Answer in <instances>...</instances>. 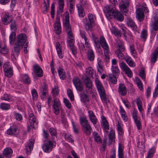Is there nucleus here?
Instances as JSON below:
<instances>
[{
	"label": "nucleus",
	"instance_id": "1",
	"mask_svg": "<svg viewBox=\"0 0 158 158\" xmlns=\"http://www.w3.org/2000/svg\"><path fill=\"white\" fill-rule=\"evenodd\" d=\"M79 119L84 132L87 135H90L92 131V129L86 117L81 116Z\"/></svg>",
	"mask_w": 158,
	"mask_h": 158
},
{
	"label": "nucleus",
	"instance_id": "2",
	"mask_svg": "<svg viewBox=\"0 0 158 158\" xmlns=\"http://www.w3.org/2000/svg\"><path fill=\"white\" fill-rule=\"evenodd\" d=\"M100 42L104 50L105 60L107 63L110 61V52L109 51V46L103 37L101 36L100 37Z\"/></svg>",
	"mask_w": 158,
	"mask_h": 158
},
{
	"label": "nucleus",
	"instance_id": "3",
	"mask_svg": "<svg viewBox=\"0 0 158 158\" xmlns=\"http://www.w3.org/2000/svg\"><path fill=\"white\" fill-rule=\"evenodd\" d=\"M88 19L85 18L82 21L84 25L86 31L91 30V28L94 25V16L89 13L88 15Z\"/></svg>",
	"mask_w": 158,
	"mask_h": 158
},
{
	"label": "nucleus",
	"instance_id": "4",
	"mask_svg": "<svg viewBox=\"0 0 158 158\" xmlns=\"http://www.w3.org/2000/svg\"><path fill=\"white\" fill-rule=\"evenodd\" d=\"M95 82L101 100L105 102L106 100V97L105 90L102 84L97 79H96Z\"/></svg>",
	"mask_w": 158,
	"mask_h": 158
},
{
	"label": "nucleus",
	"instance_id": "5",
	"mask_svg": "<svg viewBox=\"0 0 158 158\" xmlns=\"http://www.w3.org/2000/svg\"><path fill=\"white\" fill-rule=\"evenodd\" d=\"M145 13H148L149 10L148 8L146 6H143L142 9L139 8L136 10V17L140 22H141L144 19V14L143 11Z\"/></svg>",
	"mask_w": 158,
	"mask_h": 158
},
{
	"label": "nucleus",
	"instance_id": "6",
	"mask_svg": "<svg viewBox=\"0 0 158 158\" xmlns=\"http://www.w3.org/2000/svg\"><path fill=\"white\" fill-rule=\"evenodd\" d=\"M55 146L53 143L50 140H45L42 146V148L45 152L48 153L51 152Z\"/></svg>",
	"mask_w": 158,
	"mask_h": 158
},
{
	"label": "nucleus",
	"instance_id": "7",
	"mask_svg": "<svg viewBox=\"0 0 158 158\" xmlns=\"http://www.w3.org/2000/svg\"><path fill=\"white\" fill-rule=\"evenodd\" d=\"M80 34L82 38L84 39V44L85 47L86 48H89L90 47V44L89 43L88 40L87 38L85 36V32L84 31H81ZM81 49L83 52H86V49L83 43H81Z\"/></svg>",
	"mask_w": 158,
	"mask_h": 158
},
{
	"label": "nucleus",
	"instance_id": "8",
	"mask_svg": "<svg viewBox=\"0 0 158 158\" xmlns=\"http://www.w3.org/2000/svg\"><path fill=\"white\" fill-rule=\"evenodd\" d=\"M3 71L5 75L8 77H10L13 75V70L10 64L8 62L4 63L3 66Z\"/></svg>",
	"mask_w": 158,
	"mask_h": 158
},
{
	"label": "nucleus",
	"instance_id": "9",
	"mask_svg": "<svg viewBox=\"0 0 158 158\" xmlns=\"http://www.w3.org/2000/svg\"><path fill=\"white\" fill-rule=\"evenodd\" d=\"M54 31L57 35H60L61 33V28L60 22V18L58 16L56 17V20L54 24Z\"/></svg>",
	"mask_w": 158,
	"mask_h": 158
},
{
	"label": "nucleus",
	"instance_id": "10",
	"mask_svg": "<svg viewBox=\"0 0 158 158\" xmlns=\"http://www.w3.org/2000/svg\"><path fill=\"white\" fill-rule=\"evenodd\" d=\"M101 125L104 132L108 134L109 132L108 130L109 129V125L108 122L104 116L102 117Z\"/></svg>",
	"mask_w": 158,
	"mask_h": 158
},
{
	"label": "nucleus",
	"instance_id": "11",
	"mask_svg": "<svg viewBox=\"0 0 158 158\" xmlns=\"http://www.w3.org/2000/svg\"><path fill=\"white\" fill-rule=\"evenodd\" d=\"M119 66L124 71L128 77H130L132 76V73L127 65L123 62H121Z\"/></svg>",
	"mask_w": 158,
	"mask_h": 158
},
{
	"label": "nucleus",
	"instance_id": "12",
	"mask_svg": "<svg viewBox=\"0 0 158 158\" xmlns=\"http://www.w3.org/2000/svg\"><path fill=\"white\" fill-rule=\"evenodd\" d=\"M52 106L54 113L56 115L59 114L60 110L61 108L59 100L58 99H55Z\"/></svg>",
	"mask_w": 158,
	"mask_h": 158
},
{
	"label": "nucleus",
	"instance_id": "13",
	"mask_svg": "<svg viewBox=\"0 0 158 158\" xmlns=\"http://www.w3.org/2000/svg\"><path fill=\"white\" fill-rule=\"evenodd\" d=\"M73 83L77 90L81 91L83 90L82 84L80 80L77 77L74 78L73 79Z\"/></svg>",
	"mask_w": 158,
	"mask_h": 158
},
{
	"label": "nucleus",
	"instance_id": "14",
	"mask_svg": "<svg viewBox=\"0 0 158 158\" xmlns=\"http://www.w3.org/2000/svg\"><path fill=\"white\" fill-rule=\"evenodd\" d=\"M33 72L35 76L39 77H41L43 75L42 69L37 64H35L33 66Z\"/></svg>",
	"mask_w": 158,
	"mask_h": 158
},
{
	"label": "nucleus",
	"instance_id": "15",
	"mask_svg": "<svg viewBox=\"0 0 158 158\" xmlns=\"http://www.w3.org/2000/svg\"><path fill=\"white\" fill-rule=\"evenodd\" d=\"M115 9L112 8L111 6L109 5H106L104 7L105 13L106 16L109 18H111L113 16V13L115 10Z\"/></svg>",
	"mask_w": 158,
	"mask_h": 158
},
{
	"label": "nucleus",
	"instance_id": "16",
	"mask_svg": "<svg viewBox=\"0 0 158 158\" xmlns=\"http://www.w3.org/2000/svg\"><path fill=\"white\" fill-rule=\"evenodd\" d=\"M129 3L127 1H122L119 4L120 10L123 13H126L128 11L127 7H128Z\"/></svg>",
	"mask_w": 158,
	"mask_h": 158
},
{
	"label": "nucleus",
	"instance_id": "17",
	"mask_svg": "<svg viewBox=\"0 0 158 158\" xmlns=\"http://www.w3.org/2000/svg\"><path fill=\"white\" fill-rule=\"evenodd\" d=\"M137 111L134 110L132 113V117L134 120L135 123L138 130L141 128V123L138 117L137 116Z\"/></svg>",
	"mask_w": 158,
	"mask_h": 158
},
{
	"label": "nucleus",
	"instance_id": "18",
	"mask_svg": "<svg viewBox=\"0 0 158 158\" xmlns=\"http://www.w3.org/2000/svg\"><path fill=\"white\" fill-rule=\"evenodd\" d=\"M34 143L33 140H30L26 144L25 150L27 154H29L32 150Z\"/></svg>",
	"mask_w": 158,
	"mask_h": 158
},
{
	"label": "nucleus",
	"instance_id": "19",
	"mask_svg": "<svg viewBox=\"0 0 158 158\" xmlns=\"http://www.w3.org/2000/svg\"><path fill=\"white\" fill-rule=\"evenodd\" d=\"M27 40V36L25 34L21 33L17 36V40L16 42L24 45Z\"/></svg>",
	"mask_w": 158,
	"mask_h": 158
},
{
	"label": "nucleus",
	"instance_id": "20",
	"mask_svg": "<svg viewBox=\"0 0 158 158\" xmlns=\"http://www.w3.org/2000/svg\"><path fill=\"white\" fill-rule=\"evenodd\" d=\"M40 92L41 95L40 96L41 98L43 100H44L48 96L47 91V88L46 85H44L41 89Z\"/></svg>",
	"mask_w": 158,
	"mask_h": 158
},
{
	"label": "nucleus",
	"instance_id": "21",
	"mask_svg": "<svg viewBox=\"0 0 158 158\" xmlns=\"http://www.w3.org/2000/svg\"><path fill=\"white\" fill-rule=\"evenodd\" d=\"M118 91L119 94L122 96H125L127 93V89L124 85L120 83L119 85Z\"/></svg>",
	"mask_w": 158,
	"mask_h": 158
},
{
	"label": "nucleus",
	"instance_id": "22",
	"mask_svg": "<svg viewBox=\"0 0 158 158\" xmlns=\"http://www.w3.org/2000/svg\"><path fill=\"white\" fill-rule=\"evenodd\" d=\"M127 23L128 25L132 28L134 31H137V26L131 19L129 17L127 18Z\"/></svg>",
	"mask_w": 158,
	"mask_h": 158
},
{
	"label": "nucleus",
	"instance_id": "23",
	"mask_svg": "<svg viewBox=\"0 0 158 158\" xmlns=\"http://www.w3.org/2000/svg\"><path fill=\"white\" fill-rule=\"evenodd\" d=\"M12 153V149L9 147H7L5 148L2 152L3 155L7 158L10 157Z\"/></svg>",
	"mask_w": 158,
	"mask_h": 158
},
{
	"label": "nucleus",
	"instance_id": "24",
	"mask_svg": "<svg viewBox=\"0 0 158 158\" xmlns=\"http://www.w3.org/2000/svg\"><path fill=\"white\" fill-rule=\"evenodd\" d=\"M113 16L115 19L119 21L122 22L124 19V17L123 15L116 10L113 13Z\"/></svg>",
	"mask_w": 158,
	"mask_h": 158
},
{
	"label": "nucleus",
	"instance_id": "25",
	"mask_svg": "<svg viewBox=\"0 0 158 158\" xmlns=\"http://www.w3.org/2000/svg\"><path fill=\"white\" fill-rule=\"evenodd\" d=\"M78 15L80 18H83L85 15V13L84 8L81 4H78L77 6Z\"/></svg>",
	"mask_w": 158,
	"mask_h": 158
},
{
	"label": "nucleus",
	"instance_id": "26",
	"mask_svg": "<svg viewBox=\"0 0 158 158\" xmlns=\"http://www.w3.org/2000/svg\"><path fill=\"white\" fill-rule=\"evenodd\" d=\"M23 45L16 42L14 46V50L15 53L18 55L20 50L22 48Z\"/></svg>",
	"mask_w": 158,
	"mask_h": 158
},
{
	"label": "nucleus",
	"instance_id": "27",
	"mask_svg": "<svg viewBox=\"0 0 158 158\" xmlns=\"http://www.w3.org/2000/svg\"><path fill=\"white\" fill-rule=\"evenodd\" d=\"M56 47L59 57L60 59L62 58L64 56L63 52L61 49L59 43L57 42L56 43Z\"/></svg>",
	"mask_w": 158,
	"mask_h": 158
},
{
	"label": "nucleus",
	"instance_id": "28",
	"mask_svg": "<svg viewBox=\"0 0 158 158\" xmlns=\"http://www.w3.org/2000/svg\"><path fill=\"white\" fill-rule=\"evenodd\" d=\"M12 19L10 18V15L8 13H5L2 19L3 24L5 25H7L12 21Z\"/></svg>",
	"mask_w": 158,
	"mask_h": 158
},
{
	"label": "nucleus",
	"instance_id": "29",
	"mask_svg": "<svg viewBox=\"0 0 158 158\" xmlns=\"http://www.w3.org/2000/svg\"><path fill=\"white\" fill-rule=\"evenodd\" d=\"M88 113L89 118L91 122L94 125L96 124L97 121L94 113L92 110H89Z\"/></svg>",
	"mask_w": 158,
	"mask_h": 158
},
{
	"label": "nucleus",
	"instance_id": "30",
	"mask_svg": "<svg viewBox=\"0 0 158 158\" xmlns=\"http://www.w3.org/2000/svg\"><path fill=\"white\" fill-rule=\"evenodd\" d=\"M108 137L109 138V142L110 144L115 142V134L114 130L111 129L108 134Z\"/></svg>",
	"mask_w": 158,
	"mask_h": 158
},
{
	"label": "nucleus",
	"instance_id": "31",
	"mask_svg": "<svg viewBox=\"0 0 158 158\" xmlns=\"http://www.w3.org/2000/svg\"><path fill=\"white\" fill-rule=\"evenodd\" d=\"M20 77L22 81L25 84H29L30 83L31 80L27 74H25L21 75Z\"/></svg>",
	"mask_w": 158,
	"mask_h": 158
},
{
	"label": "nucleus",
	"instance_id": "32",
	"mask_svg": "<svg viewBox=\"0 0 158 158\" xmlns=\"http://www.w3.org/2000/svg\"><path fill=\"white\" fill-rule=\"evenodd\" d=\"M158 57V47H157L152 54L151 57V62L152 63L154 64L156 61L157 58Z\"/></svg>",
	"mask_w": 158,
	"mask_h": 158
},
{
	"label": "nucleus",
	"instance_id": "33",
	"mask_svg": "<svg viewBox=\"0 0 158 158\" xmlns=\"http://www.w3.org/2000/svg\"><path fill=\"white\" fill-rule=\"evenodd\" d=\"M29 122L31 127H34L35 124H37L36 118L32 113L30 114L29 116Z\"/></svg>",
	"mask_w": 158,
	"mask_h": 158
},
{
	"label": "nucleus",
	"instance_id": "34",
	"mask_svg": "<svg viewBox=\"0 0 158 158\" xmlns=\"http://www.w3.org/2000/svg\"><path fill=\"white\" fill-rule=\"evenodd\" d=\"M110 30L112 33L114 34L118 38H120L121 37V34L120 31L115 27H112L110 28Z\"/></svg>",
	"mask_w": 158,
	"mask_h": 158
},
{
	"label": "nucleus",
	"instance_id": "35",
	"mask_svg": "<svg viewBox=\"0 0 158 158\" xmlns=\"http://www.w3.org/2000/svg\"><path fill=\"white\" fill-rule=\"evenodd\" d=\"M124 146L123 144L120 143H118V158H123V150Z\"/></svg>",
	"mask_w": 158,
	"mask_h": 158
},
{
	"label": "nucleus",
	"instance_id": "36",
	"mask_svg": "<svg viewBox=\"0 0 158 158\" xmlns=\"http://www.w3.org/2000/svg\"><path fill=\"white\" fill-rule=\"evenodd\" d=\"M83 82L86 87L89 89H91L92 87V82L90 79L87 77L83 79Z\"/></svg>",
	"mask_w": 158,
	"mask_h": 158
},
{
	"label": "nucleus",
	"instance_id": "37",
	"mask_svg": "<svg viewBox=\"0 0 158 158\" xmlns=\"http://www.w3.org/2000/svg\"><path fill=\"white\" fill-rule=\"evenodd\" d=\"M81 102L84 103L86 102L89 101V96L85 92L81 93Z\"/></svg>",
	"mask_w": 158,
	"mask_h": 158
},
{
	"label": "nucleus",
	"instance_id": "38",
	"mask_svg": "<svg viewBox=\"0 0 158 158\" xmlns=\"http://www.w3.org/2000/svg\"><path fill=\"white\" fill-rule=\"evenodd\" d=\"M125 60L126 62L131 67H134L135 66V64L132 61L131 58L129 56H127L125 58Z\"/></svg>",
	"mask_w": 158,
	"mask_h": 158
},
{
	"label": "nucleus",
	"instance_id": "39",
	"mask_svg": "<svg viewBox=\"0 0 158 158\" xmlns=\"http://www.w3.org/2000/svg\"><path fill=\"white\" fill-rule=\"evenodd\" d=\"M68 37L67 39V41L68 43L74 42V37L73 35V33L71 30L67 31Z\"/></svg>",
	"mask_w": 158,
	"mask_h": 158
},
{
	"label": "nucleus",
	"instance_id": "40",
	"mask_svg": "<svg viewBox=\"0 0 158 158\" xmlns=\"http://www.w3.org/2000/svg\"><path fill=\"white\" fill-rule=\"evenodd\" d=\"M93 136L94 138V141L97 143L99 144L102 143V140L98 133L96 132H94L93 133Z\"/></svg>",
	"mask_w": 158,
	"mask_h": 158
},
{
	"label": "nucleus",
	"instance_id": "41",
	"mask_svg": "<svg viewBox=\"0 0 158 158\" xmlns=\"http://www.w3.org/2000/svg\"><path fill=\"white\" fill-rule=\"evenodd\" d=\"M154 22L152 25V26L153 29L156 31L158 30V16L155 15L154 17Z\"/></svg>",
	"mask_w": 158,
	"mask_h": 158
},
{
	"label": "nucleus",
	"instance_id": "42",
	"mask_svg": "<svg viewBox=\"0 0 158 158\" xmlns=\"http://www.w3.org/2000/svg\"><path fill=\"white\" fill-rule=\"evenodd\" d=\"M116 45L118 49L117 50H121L122 51H124L125 48L123 42L119 40H117L116 41Z\"/></svg>",
	"mask_w": 158,
	"mask_h": 158
},
{
	"label": "nucleus",
	"instance_id": "43",
	"mask_svg": "<svg viewBox=\"0 0 158 158\" xmlns=\"http://www.w3.org/2000/svg\"><path fill=\"white\" fill-rule=\"evenodd\" d=\"M16 38L15 32H12L9 36V43L10 44L13 45Z\"/></svg>",
	"mask_w": 158,
	"mask_h": 158
},
{
	"label": "nucleus",
	"instance_id": "44",
	"mask_svg": "<svg viewBox=\"0 0 158 158\" xmlns=\"http://www.w3.org/2000/svg\"><path fill=\"white\" fill-rule=\"evenodd\" d=\"M58 72L60 78L63 80L65 78V76L64 75V69L61 68H59L58 70Z\"/></svg>",
	"mask_w": 158,
	"mask_h": 158
},
{
	"label": "nucleus",
	"instance_id": "45",
	"mask_svg": "<svg viewBox=\"0 0 158 158\" xmlns=\"http://www.w3.org/2000/svg\"><path fill=\"white\" fill-rule=\"evenodd\" d=\"M49 131L51 134L52 140H54L55 137H56L57 132L56 130L53 127H51L49 129Z\"/></svg>",
	"mask_w": 158,
	"mask_h": 158
},
{
	"label": "nucleus",
	"instance_id": "46",
	"mask_svg": "<svg viewBox=\"0 0 158 158\" xmlns=\"http://www.w3.org/2000/svg\"><path fill=\"white\" fill-rule=\"evenodd\" d=\"M109 79L110 82L113 84H116L117 80L116 77L113 74L110 73L108 74Z\"/></svg>",
	"mask_w": 158,
	"mask_h": 158
},
{
	"label": "nucleus",
	"instance_id": "47",
	"mask_svg": "<svg viewBox=\"0 0 158 158\" xmlns=\"http://www.w3.org/2000/svg\"><path fill=\"white\" fill-rule=\"evenodd\" d=\"M87 57L89 60L90 61L93 60L94 58V55L92 50L90 49L88 51Z\"/></svg>",
	"mask_w": 158,
	"mask_h": 158
},
{
	"label": "nucleus",
	"instance_id": "48",
	"mask_svg": "<svg viewBox=\"0 0 158 158\" xmlns=\"http://www.w3.org/2000/svg\"><path fill=\"white\" fill-rule=\"evenodd\" d=\"M0 107L3 110H7L10 109V106L8 104L2 103L0 104Z\"/></svg>",
	"mask_w": 158,
	"mask_h": 158
},
{
	"label": "nucleus",
	"instance_id": "49",
	"mask_svg": "<svg viewBox=\"0 0 158 158\" xmlns=\"http://www.w3.org/2000/svg\"><path fill=\"white\" fill-rule=\"evenodd\" d=\"M137 85L139 89L141 90H143V85L141 81L138 78H135Z\"/></svg>",
	"mask_w": 158,
	"mask_h": 158
},
{
	"label": "nucleus",
	"instance_id": "50",
	"mask_svg": "<svg viewBox=\"0 0 158 158\" xmlns=\"http://www.w3.org/2000/svg\"><path fill=\"white\" fill-rule=\"evenodd\" d=\"M47 3L45 1L44 2V7H43V11L44 13H46L48 10V8L49 6V1L47 0Z\"/></svg>",
	"mask_w": 158,
	"mask_h": 158
},
{
	"label": "nucleus",
	"instance_id": "51",
	"mask_svg": "<svg viewBox=\"0 0 158 158\" xmlns=\"http://www.w3.org/2000/svg\"><path fill=\"white\" fill-rule=\"evenodd\" d=\"M123 51H122L121 50H117L115 52V53L118 58L123 59L124 58V56L122 52Z\"/></svg>",
	"mask_w": 158,
	"mask_h": 158
},
{
	"label": "nucleus",
	"instance_id": "52",
	"mask_svg": "<svg viewBox=\"0 0 158 158\" xmlns=\"http://www.w3.org/2000/svg\"><path fill=\"white\" fill-rule=\"evenodd\" d=\"M111 69L113 74H115L116 76L118 75V74L119 73V70L118 66H114L113 65H112Z\"/></svg>",
	"mask_w": 158,
	"mask_h": 158
},
{
	"label": "nucleus",
	"instance_id": "53",
	"mask_svg": "<svg viewBox=\"0 0 158 158\" xmlns=\"http://www.w3.org/2000/svg\"><path fill=\"white\" fill-rule=\"evenodd\" d=\"M116 126L117 127V130L118 131L119 134L122 135L123 133V131L121 126V123L119 121H118Z\"/></svg>",
	"mask_w": 158,
	"mask_h": 158
},
{
	"label": "nucleus",
	"instance_id": "54",
	"mask_svg": "<svg viewBox=\"0 0 158 158\" xmlns=\"http://www.w3.org/2000/svg\"><path fill=\"white\" fill-rule=\"evenodd\" d=\"M74 42H72V43H68L69 47L70 48L71 50L72 51V53L74 54H75L77 52V49L76 48V47L74 46L73 43Z\"/></svg>",
	"mask_w": 158,
	"mask_h": 158
},
{
	"label": "nucleus",
	"instance_id": "55",
	"mask_svg": "<svg viewBox=\"0 0 158 158\" xmlns=\"http://www.w3.org/2000/svg\"><path fill=\"white\" fill-rule=\"evenodd\" d=\"M10 29L12 32H15L17 30L16 25L15 21L13 20L10 25Z\"/></svg>",
	"mask_w": 158,
	"mask_h": 158
},
{
	"label": "nucleus",
	"instance_id": "56",
	"mask_svg": "<svg viewBox=\"0 0 158 158\" xmlns=\"http://www.w3.org/2000/svg\"><path fill=\"white\" fill-rule=\"evenodd\" d=\"M58 4L59 10L60 11V12H62L63 11L64 6V0H59Z\"/></svg>",
	"mask_w": 158,
	"mask_h": 158
},
{
	"label": "nucleus",
	"instance_id": "57",
	"mask_svg": "<svg viewBox=\"0 0 158 158\" xmlns=\"http://www.w3.org/2000/svg\"><path fill=\"white\" fill-rule=\"evenodd\" d=\"M147 36V30L143 29L141 33L140 37L141 38L143 39L144 41L145 40Z\"/></svg>",
	"mask_w": 158,
	"mask_h": 158
},
{
	"label": "nucleus",
	"instance_id": "58",
	"mask_svg": "<svg viewBox=\"0 0 158 158\" xmlns=\"http://www.w3.org/2000/svg\"><path fill=\"white\" fill-rule=\"evenodd\" d=\"M67 93L71 100L73 101L74 100V96L72 91L70 89H68L67 90Z\"/></svg>",
	"mask_w": 158,
	"mask_h": 158
},
{
	"label": "nucleus",
	"instance_id": "59",
	"mask_svg": "<svg viewBox=\"0 0 158 158\" xmlns=\"http://www.w3.org/2000/svg\"><path fill=\"white\" fill-rule=\"evenodd\" d=\"M14 117L16 120L17 121H20L23 118L22 115L18 113H15Z\"/></svg>",
	"mask_w": 158,
	"mask_h": 158
},
{
	"label": "nucleus",
	"instance_id": "60",
	"mask_svg": "<svg viewBox=\"0 0 158 158\" xmlns=\"http://www.w3.org/2000/svg\"><path fill=\"white\" fill-rule=\"evenodd\" d=\"M31 93L33 99H36L37 98L38 95L36 89H32L31 90Z\"/></svg>",
	"mask_w": 158,
	"mask_h": 158
},
{
	"label": "nucleus",
	"instance_id": "61",
	"mask_svg": "<svg viewBox=\"0 0 158 158\" xmlns=\"http://www.w3.org/2000/svg\"><path fill=\"white\" fill-rule=\"evenodd\" d=\"M130 51L131 53L133 55L134 57L136 56L137 55V53L133 45H131L130 46Z\"/></svg>",
	"mask_w": 158,
	"mask_h": 158
},
{
	"label": "nucleus",
	"instance_id": "62",
	"mask_svg": "<svg viewBox=\"0 0 158 158\" xmlns=\"http://www.w3.org/2000/svg\"><path fill=\"white\" fill-rule=\"evenodd\" d=\"M11 97L10 95L5 94L1 97V99L5 101H9L10 100Z\"/></svg>",
	"mask_w": 158,
	"mask_h": 158
},
{
	"label": "nucleus",
	"instance_id": "63",
	"mask_svg": "<svg viewBox=\"0 0 158 158\" xmlns=\"http://www.w3.org/2000/svg\"><path fill=\"white\" fill-rule=\"evenodd\" d=\"M86 73L89 77L92 76L93 74V69L91 67H89L86 69Z\"/></svg>",
	"mask_w": 158,
	"mask_h": 158
},
{
	"label": "nucleus",
	"instance_id": "64",
	"mask_svg": "<svg viewBox=\"0 0 158 158\" xmlns=\"http://www.w3.org/2000/svg\"><path fill=\"white\" fill-rule=\"evenodd\" d=\"M0 52L3 54H6L7 53L8 50L6 48V46L2 47L0 48Z\"/></svg>",
	"mask_w": 158,
	"mask_h": 158
}]
</instances>
